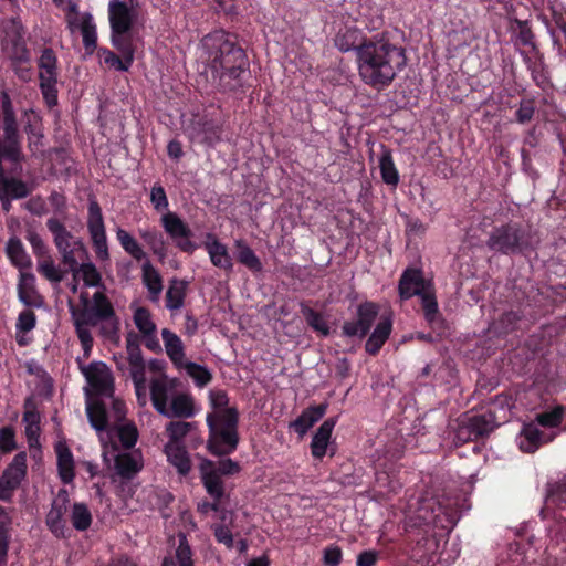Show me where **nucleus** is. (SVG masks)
Segmentation results:
<instances>
[{"instance_id": "f257e3e1", "label": "nucleus", "mask_w": 566, "mask_h": 566, "mask_svg": "<svg viewBox=\"0 0 566 566\" xmlns=\"http://www.w3.org/2000/svg\"><path fill=\"white\" fill-rule=\"evenodd\" d=\"M334 41L340 52H355L360 80L378 92L389 87L407 66L406 49L394 41L389 31L367 38L357 28H346Z\"/></svg>"}, {"instance_id": "f03ea898", "label": "nucleus", "mask_w": 566, "mask_h": 566, "mask_svg": "<svg viewBox=\"0 0 566 566\" xmlns=\"http://www.w3.org/2000/svg\"><path fill=\"white\" fill-rule=\"evenodd\" d=\"M201 59L218 93L242 98L251 88L250 61L238 35L223 29L201 39Z\"/></svg>"}, {"instance_id": "7ed1b4c3", "label": "nucleus", "mask_w": 566, "mask_h": 566, "mask_svg": "<svg viewBox=\"0 0 566 566\" xmlns=\"http://www.w3.org/2000/svg\"><path fill=\"white\" fill-rule=\"evenodd\" d=\"M2 163L10 164L7 168L2 166V195L12 200L24 199L33 191V185L20 178L25 161L22 153V136L18 129L10 97L4 91H2Z\"/></svg>"}, {"instance_id": "20e7f679", "label": "nucleus", "mask_w": 566, "mask_h": 566, "mask_svg": "<svg viewBox=\"0 0 566 566\" xmlns=\"http://www.w3.org/2000/svg\"><path fill=\"white\" fill-rule=\"evenodd\" d=\"M493 253L509 256H537L541 238L531 226L520 221H509L492 228L485 242Z\"/></svg>"}, {"instance_id": "39448f33", "label": "nucleus", "mask_w": 566, "mask_h": 566, "mask_svg": "<svg viewBox=\"0 0 566 566\" xmlns=\"http://www.w3.org/2000/svg\"><path fill=\"white\" fill-rule=\"evenodd\" d=\"M150 202L157 212L167 211L160 217V224L175 247L185 253H193L197 244L191 240L193 232L189 224L176 212L169 211V200L160 182H155L150 189Z\"/></svg>"}, {"instance_id": "423d86ee", "label": "nucleus", "mask_w": 566, "mask_h": 566, "mask_svg": "<svg viewBox=\"0 0 566 566\" xmlns=\"http://www.w3.org/2000/svg\"><path fill=\"white\" fill-rule=\"evenodd\" d=\"M81 302L83 308L77 313L73 312V315L81 317V322L91 327L103 323L102 334L108 338L117 335L119 321L113 303L103 291H96L91 300L82 294Z\"/></svg>"}, {"instance_id": "0eeeda50", "label": "nucleus", "mask_w": 566, "mask_h": 566, "mask_svg": "<svg viewBox=\"0 0 566 566\" xmlns=\"http://www.w3.org/2000/svg\"><path fill=\"white\" fill-rule=\"evenodd\" d=\"M2 45L6 44V51L11 61V65L17 76L28 81L31 76V53L25 42V29L20 19L11 18L2 21Z\"/></svg>"}, {"instance_id": "6e6552de", "label": "nucleus", "mask_w": 566, "mask_h": 566, "mask_svg": "<svg viewBox=\"0 0 566 566\" xmlns=\"http://www.w3.org/2000/svg\"><path fill=\"white\" fill-rule=\"evenodd\" d=\"M116 238L126 253H128L137 262L142 264V279L144 285L147 287L150 298L157 300L163 291V279L159 272L154 268L149 261L146 252L138 241L126 230L118 228Z\"/></svg>"}, {"instance_id": "1a4fd4ad", "label": "nucleus", "mask_w": 566, "mask_h": 566, "mask_svg": "<svg viewBox=\"0 0 566 566\" xmlns=\"http://www.w3.org/2000/svg\"><path fill=\"white\" fill-rule=\"evenodd\" d=\"M137 12L125 1L111 0L108 3V20L111 27V39L135 43L137 36L133 27Z\"/></svg>"}, {"instance_id": "9d476101", "label": "nucleus", "mask_w": 566, "mask_h": 566, "mask_svg": "<svg viewBox=\"0 0 566 566\" xmlns=\"http://www.w3.org/2000/svg\"><path fill=\"white\" fill-rule=\"evenodd\" d=\"M40 90L46 105H57V57L52 48H44L38 61Z\"/></svg>"}, {"instance_id": "9b49d317", "label": "nucleus", "mask_w": 566, "mask_h": 566, "mask_svg": "<svg viewBox=\"0 0 566 566\" xmlns=\"http://www.w3.org/2000/svg\"><path fill=\"white\" fill-rule=\"evenodd\" d=\"M380 307L377 303L365 301L357 306L356 318L345 321L342 326V336L364 339L370 332L379 315Z\"/></svg>"}, {"instance_id": "f8f14e48", "label": "nucleus", "mask_w": 566, "mask_h": 566, "mask_svg": "<svg viewBox=\"0 0 566 566\" xmlns=\"http://www.w3.org/2000/svg\"><path fill=\"white\" fill-rule=\"evenodd\" d=\"M87 214V230L96 258L101 261H106L109 259L107 237L102 208L96 199H90Z\"/></svg>"}, {"instance_id": "ddd939ff", "label": "nucleus", "mask_w": 566, "mask_h": 566, "mask_svg": "<svg viewBox=\"0 0 566 566\" xmlns=\"http://www.w3.org/2000/svg\"><path fill=\"white\" fill-rule=\"evenodd\" d=\"M206 421L209 429L208 451L216 457H223L234 452L239 444L238 430L218 428L214 424L213 416H207Z\"/></svg>"}, {"instance_id": "4468645a", "label": "nucleus", "mask_w": 566, "mask_h": 566, "mask_svg": "<svg viewBox=\"0 0 566 566\" xmlns=\"http://www.w3.org/2000/svg\"><path fill=\"white\" fill-rule=\"evenodd\" d=\"M93 395L97 397L113 398L114 377L108 366L103 361H92L87 366H81Z\"/></svg>"}, {"instance_id": "2eb2a0df", "label": "nucleus", "mask_w": 566, "mask_h": 566, "mask_svg": "<svg viewBox=\"0 0 566 566\" xmlns=\"http://www.w3.org/2000/svg\"><path fill=\"white\" fill-rule=\"evenodd\" d=\"M454 510L449 503L437 496H423L417 509L418 518L426 525L439 526L443 517L451 523L454 517Z\"/></svg>"}, {"instance_id": "dca6fc26", "label": "nucleus", "mask_w": 566, "mask_h": 566, "mask_svg": "<svg viewBox=\"0 0 566 566\" xmlns=\"http://www.w3.org/2000/svg\"><path fill=\"white\" fill-rule=\"evenodd\" d=\"M432 287V281L424 277L422 269L415 266L406 268L398 281V294L401 301L420 296Z\"/></svg>"}, {"instance_id": "f3484780", "label": "nucleus", "mask_w": 566, "mask_h": 566, "mask_svg": "<svg viewBox=\"0 0 566 566\" xmlns=\"http://www.w3.org/2000/svg\"><path fill=\"white\" fill-rule=\"evenodd\" d=\"M545 507L552 512L556 535L566 541V476L549 491Z\"/></svg>"}, {"instance_id": "a211bd4d", "label": "nucleus", "mask_w": 566, "mask_h": 566, "mask_svg": "<svg viewBox=\"0 0 566 566\" xmlns=\"http://www.w3.org/2000/svg\"><path fill=\"white\" fill-rule=\"evenodd\" d=\"M27 452L20 451L2 471V502L9 501L12 491L17 490L27 475Z\"/></svg>"}, {"instance_id": "6ab92c4d", "label": "nucleus", "mask_w": 566, "mask_h": 566, "mask_svg": "<svg viewBox=\"0 0 566 566\" xmlns=\"http://www.w3.org/2000/svg\"><path fill=\"white\" fill-rule=\"evenodd\" d=\"M67 495H59L51 505V510L46 514L45 523L51 533L57 538L67 536L66 520L64 515L67 511Z\"/></svg>"}, {"instance_id": "aec40b11", "label": "nucleus", "mask_w": 566, "mask_h": 566, "mask_svg": "<svg viewBox=\"0 0 566 566\" xmlns=\"http://www.w3.org/2000/svg\"><path fill=\"white\" fill-rule=\"evenodd\" d=\"M556 433L542 431L536 423H525L518 437V447L523 452L533 453L541 446L554 440Z\"/></svg>"}, {"instance_id": "412c9836", "label": "nucleus", "mask_w": 566, "mask_h": 566, "mask_svg": "<svg viewBox=\"0 0 566 566\" xmlns=\"http://www.w3.org/2000/svg\"><path fill=\"white\" fill-rule=\"evenodd\" d=\"M327 408V402L312 405L305 408L295 420L290 422L289 428L301 438L304 437L307 431L325 416Z\"/></svg>"}, {"instance_id": "4be33fe9", "label": "nucleus", "mask_w": 566, "mask_h": 566, "mask_svg": "<svg viewBox=\"0 0 566 566\" xmlns=\"http://www.w3.org/2000/svg\"><path fill=\"white\" fill-rule=\"evenodd\" d=\"M111 43L120 53V56L113 52L105 57L104 63L117 71L127 72L135 60L136 44L128 41L117 40L116 42L114 39H111Z\"/></svg>"}, {"instance_id": "5701e85b", "label": "nucleus", "mask_w": 566, "mask_h": 566, "mask_svg": "<svg viewBox=\"0 0 566 566\" xmlns=\"http://www.w3.org/2000/svg\"><path fill=\"white\" fill-rule=\"evenodd\" d=\"M201 481L207 493L213 500L221 501L224 495L223 481L221 474L214 470V462L205 460L200 465Z\"/></svg>"}, {"instance_id": "b1692460", "label": "nucleus", "mask_w": 566, "mask_h": 566, "mask_svg": "<svg viewBox=\"0 0 566 566\" xmlns=\"http://www.w3.org/2000/svg\"><path fill=\"white\" fill-rule=\"evenodd\" d=\"M337 423V417L327 418L316 430L311 442L313 458L322 460L327 453L333 430Z\"/></svg>"}, {"instance_id": "393cba45", "label": "nucleus", "mask_w": 566, "mask_h": 566, "mask_svg": "<svg viewBox=\"0 0 566 566\" xmlns=\"http://www.w3.org/2000/svg\"><path fill=\"white\" fill-rule=\"evenodd\" d=\"M392 331V322L388 317H382L367 338L365 350L370 356H377L389 339Z\"/></svg>"}, {"instance_id": "a878e982", "label": "nucleus", "mask_w": 566, "mask_h": 566, "mask_svg": "<svg viewBox=\"0 0 566 566\" xmlns=\"http://www.w3.org/2000/svg\"><path fill=\"white\" fill-rule=\"evenodd\" d=\"M86 415L90 424L97 432H104L108 429V412L106 405L98 398H91L90 391H86Z\"/></svg>"}, {"instance_id": "bb28decb", "label": "nucleus", "mask_w": 566, "mask_h": 566, "mask_svg": "<svg viewBox=\"0 0 566 566\" xmlns=\"http://www.w3.org/2000/svg\"><path fill=\"white\" fill-rule=\"evenodd\" d=\"M18 295L27 306L40 307L42 297L35 289V276L31 272L21 271L18 283Z\"/></svg>"}, {"instance_id": "cd10ccee", "label": "nucleus", "mask_w": 566, "mask_h": 566, "mask_svg": "<svg viewBox=\"0 0 566 566\" xmlns=\"http://www.w3.org/2000/svg\"><path fill=\"white\" fill-rule=\"evenodd\" d=\"M527 313L524 308L509 310L500 315L493 323V329L499 335H507L521 327V323L526 318Z\"/></svg>"}, {"instance_id": "c85d7f7f", "label": "nucleus", "mask_w": 566, "mask_h": 566, "mask_svg": "<svg viewBox=\"0 0 566 566\" xmlns=\"http://www.w3.org/2000/svg\"><path fill=\"white\" fill-rule=\"evenodd\" d=\"M208 241L205 243V249L207 250L211 263L219 269L231 271L233 268L232 259L228 252L227 245L220 242L214 235L209 234Z\"/></svg>"}, {"instance_id": "c756f323", "label": "nucleus", "mask_w": 566, "mask_h": 566, "mask_svg": "<svg viewBox=\"0 0 566 566\" xmlns=\"http://www.w3.org/2000/svg\"><path fill=\"white\" fill-rule=\"evenodd\" d=\"M199 132L203 135V143L213 147L221 140L223 133V120L221 118L203 115L198 122Z\"/></svg>"}, {"instance_id": "7c9ffc66", "label": "nucleus", "mask_w": 566, "mask_h": 566, "mask_svg": "<svg viewBox=\"0 0 566 566\" xmlns=\"http://www.w3.org/2000/svg\"><path fill=\"white\" fill-rule=\"evenodd\" d=\"M520 54L525 63L527 70L531 73V77L542 90H546L549 86V76L546 65L543 60V55L538 52L537 60L533 61L531 56L525 51H520Z\"/></svg>"}, {"instance_id": "2f4dec72", "label": "nucleus", "mask_w": 566, "mask_h": 566, "mask_svg": "<svg viewBox=\"0 0 566 566\" xmlns=\"http://www.w3.org/2000/svg\"><path fill=\"white\" fill-rule=\"evenodd\" d=\"M126 350L132 367V375L144 376L145 360L140 349L139 336L133 331L128 332L126 335Z\"/></svg>"}, {"instance_id": "473e14b6", "label": "nucleus", "mask_w": 566, "mask_h": 566, "mask_svg": "<svg viewBox=\"0 0 566 566\" xmlns=\"http://www.w3.org/2000/svg\"><path fill=\"white\" fill-rule=\"evenodd\" d=\"M138 234L151 253L163 262L167 255V244L164 234L156 228L139 229Z\"/></svg>"}, {"instance_id": "72a5a7b5", "label": "nucleus", "mask_w": 566, "mask_h": 566, "mask_svg": "<svg viewBox=\"0 0 566 566\" xmlns=\"http://www.w3.org/2000/svg\"><path fill=\"white\" fill-rule=\"evenodd\" d=\"M55 451L60 479L64 484H69L75 478L73 453L66 444L61 442L56 444Z\"/></svg>"}, {"instance_id": "f704fd0d", "label": "nucleus", "mask_w": 566, "mask_h": 566, "mask_svg": "<svg viewBox=\"0 0 566 566\" xmlns=\"http://www.w3.org/2000/svg\"><path fill=\"white\" fill-rule=\"evenodd\" d=\"M165 453L168 462L175 467L180 475H187L191 470V461L182 444H165Z\"/></svg>"}, {"instance_id": "c9c22d12", "label": "nucleus", "mask_w": 566, "mask_h": 566, "mask_svg": "<svg viewBox=\"0 0 566 566\" xmlns=\"http://www.w3.org/2000/svg\"><path fill=\"white\" fill-rule=\"evenodd\" d=\"M161 566H195L193 553L186 535H179L175 557L165 556Z\"/></svg>"}, {"instance_id": "e433bc0d", "label": "nucleus", "mask_w": 566, "mask_h": 566, "mask_svg": "<svg viewBox=\"0 0 566 566\" xmlns=\"http://www.w3.org/2000/svg\"><path fill=\"white\" fill-rule=\"evenodd\" d=\"M467 420L478 439L488 437L499 426L495 413L492 410L473 415Z\"/></svg>"}, {"instance_id": "4c0bfd02", "label": "nucleus", "mask_w": 566, "mask_h": 566, "mask_svg": "<svg viewBox=\"0 0 566 566\" xmlns=\"http://www.w3.org/2000/svg\"><path fill=\"white\" fill-rule=\"evenodd\" d=\"M234 247L235 259L240 264L244 265L252 273H260L263 270V264L260 258L244 240H235Z\"/></svg>"}, {"instance_id": "58836bf2", "label": "nucleus", "mask_w": 566, "mask_h": 566, "mask_svg": "<svg viewBox=\"0 0 566 566\" xmlns=\"http://www.w3.org/2000/svg\"><path fill=\"white\" fill-rule=\"evenodd\" d=\"M166 354L175 366L181 367L185 358V346L180 337L168 328L161 331Z\"/></svg>"}, {"instance_id": "ea45409f", "label": "nucleus", "mask_w": 566, "mask_h": 566, "mask_svg": "<svg viewBox=\"0 0 566 566\" xmlns=\"http://www.w3.org/2000/svg\"><path fill=\"white\" fill-rule=\"evenodd\" d=\"M419 297L421 301L424 319L430 325V327L434 329L439 324L443 323V318L439 312L434 287L423 293Z\"/></svg>"}, {"instance_id": "a19ab883", "label": "nucleus", "mask_w": 566, "mask_h": 566, "mask_svg": "<svg viewBox=\"0 0 566 566\" xmlns=\"http://www.w3.org/2000/svg\"><path fill=\"white\" fill-rule=\"evenodd\" d=\"M188 282L185 280L172 279L166 292V307L170 311H177L184 306L187 295Z\"/></svg>"}, {"instance_id": "79ce46f5", "label": "nucleus", "mask_w": 566, "mask_h": 566, "mask_svg": "<svg viewBox=\"0 0 566 566\" xmlns=\"http://www.w3.org/2000/svg\"><path fill=\"white\" fill-rule=\"evenodd\" d=\"M195 415L193 400L189 395L179 394L171 399L168 406L167 418H191Z\"/></svg>"}, {"instance_id": "37998d69", "label": "nucleus", "mask_w": 566, "mask_h": 566, "mask_svg": "<svg viewBox=\"0 0 566 566\" xmlns=\"http://www.w3.org/2000/svg\"><path fill=\"white\" fill-rule=\"evenodd\" d=\"M301 313L306 324L324 337L331 334L329 326L322 313L312 308L306 302L300 303Z\"/></svg>"}, {"instance_id": "c03bdc74", "label": "nucleus", "mask_w": 566, "mask_h": 566, "mask_svg": "<svg viewBox=\"0 0 566 566\" xmlns=\"http://www.w3.org/2000/svg\"><path fill=\"white\" fill-rule=\"evenodd\" d=\"M142 469L143 464L132 453H119L115 458V470L122 479L129 480Z\"/></svg>"}, {"instance_id": "a18cd8bd", "label": "nucleus", "mask_w": 566, "mask_h": 566, "mask_svg": "<svg viewBox=\"0 0 566 566\" xmlns=\"http://www.w3.org/2000/svg\"><path fill=\"white\" fill-rule=\"evenodd\" d=\"M379 169L381 179L386 185L396 187L399 184L400 177L394 163L391 150L386 147H384L379 158Z\"/></svg>"}, {"instance_id": "49530a36", "label": "nucleus", "mask_w": 566, "mask_h": 566, "mask_svg": "<svg viewBox=\"0 0 566 566\" xmlns=\"http://www.w3.org/2000/svg\"><path fill=\"white\" fill-rule=\"evenodd\" d=\"M6 252L8 258L11 260L12 264L19 268L20 272L31 269V258L25 252L19 239H10L7 244Z\"/></svg>"}, {"instance_id": "de8ad7c7", "label": "nucleus", "mask_w": 566, "mask_h": 566, "mask_svg": "<svg viewBox=\"0 0 566 566\" xmlns=\"http://www.w3.org/2000/svg\"><path fill=\"white\" fill-rule=\"evenodd\" d=\"M46 228L53 235V242L57 251L65 250V248L72 247L71 240L73 239V234L57 218H49L46 220Z\"/></svg>"}, {"instance_id": "09e8293b", "label": "nucleus", "mask_w": 566, "mask_h": 566, "mask_svg": "<svg viewBox=\"0 0 566 566\" xmlns=\"http://www.w3.org/2000/svg\"><path fill=\"white\" fill-rule=\"evenodd\" d=\"M150 399L154 408L160 415L168 411V387L165 380L154 379L150 384Z\"/></svg>"}, {"instance_id": "8fccbe9b", "label": "nucleus", "mask_w": 566, "mask_h": 566, "mask_svg": "<svg viewBox=\"0 0 566 566\" xmlns=\"http://www.w3.org/2000/svg\"><path fill=\"white\" fill-rule=\"evenodd\" d=\"M83 45L87 55H92L97 49V31L91 14H85L81 23Z\"/></svg>"}, {"instance_id": "3c124183", "label": "nucleus", "mask_w": 566, "mask_h": 566, "mask_svg": "<svg viewBox=\"0 0 566 566\" xmlns=\"http://www.w3.org/2000/svg\"><path fill=\"white\" fill-rule=\"evenodd\" d=\"M38 272L51 283H60L63 281L65 272L55 266L51 254H46L36 259Z\"/></svg>"}, {"instance_id": "603ef678", "label": "nucleus", "mask_w": 566, "mask_h": 566, "mask_svg": "<svg viewBox=\"0 0 566 566\" xmlns=\"http://www.w3.org/2000/svg\"><path fill=\"white\" fill-rule=\"evenodd\" d=\"M207 416L214 417V424L218 426V428L238 430L239 410L237 407H230L219 411L209 412Z\"/></svg>"}, {"instance_id": "864d4df0", "label": "nucleus", "mask_w": 566, "mask_h": 566, "mask_svg": "<svg viewBox=\"0 0 566 566\" xmlns=\"http://www.w3.org/2000/svg\"><path fill=\"white\" fill-rule=\"evenodd\" d=\"M514 23L517 27L515 45L521 44L523 46H530L532 49V51H534L535 53H538V48L535 42V34L532 30L530 21L515 19Z\"/></svg>"}, {"instance_id": "5fc2aeb1", "label": "nucleus", "mask_w": 566, "mask_h": 566, "mask_svg": "<svg viewBox=\"0 0 566 566\" xmlns=\"http://www.w3.org/2000/svg\"><path fill=\"white\" fill-rule=\"evenodd\" d=\"M181 366L185 368L187 375L192 378L197 387L202 388L211 382L212 374L206 366L193 361H187Z\"/></svg>"}, {"instance_id": "6e6d98bb", "label": "nucleus", "mask_w": 566, "mask_h": 566, "mask_svg": "<svg viewBox=\"0 0 566 566\" xmlns=\"http://www.w3.org/2000/svg\"><path fill=\"white\" fill-rule=\"evenodd\" d=\"M71 522L76 531L83 532L92 524V514L84 503H74L72 507Z\"/></svg>"}, {"instance_id": "4d7b16f0", "label": "nucleus", "mask_w": 566, "mask_h": 566, "mask_svg": "<svg viewBox=\"0 0 566 566\" xmlns=\"http://www.w3.org/2000/svg\"><path fill=\"white\" fill-rule=\"evenodd\" d=\"M195 422L171 421L166 426L167 443L181 444L182 439L195 428Z\"/></svg>"}, {"instance_id": "13d9d810", "label": "nucleus", "mask_w": 566, "mask_h": 566, "mask_svg": "<svg viewBox=\"0 0 566 566\" xmlns=\"http://www.w3.org/2000/svg\"><path fill=\"white\" fill-rule=\"evenodd\" d=\"M77 273L82 274L83 282L86 286L105 289L102 275L92 262L82 263Z\"/></svg>"}, {"instance_id": "bf43d9fd", "label": "nucleus", "mask_w": 566, "mask_h": 566, "mask_svg": "<svg viewBox=\"0 0 566 566\" xmlns=\"http://www.w3.org/2000/svg\"><path fill=\"white\" fill-rule=\"evenodd\" d=\"M564 417V407L563 406H556L549 411L541 412L536 416V424L537 427H544V428H557Z\"/></svg>"}, {"instance_id": "052dcab7", "label": "nucleus", "mask_w": 566, "mask_h": 566, "mask_svg": "<svg viewBox=\"0 0 566 566\" xmlns=\"http://www.w3.org/2000/svg\"><path fill=\"white\" fill-rule=\"evenodd\" d=\"M134 323L143 335L156 333V324L151 319V314L146 307H138L134 312Z\"/></svg>"}, {"instance_id": "680f3d73", "label": "nucleus", "mask_w": 566, "mask_h": 566, "mask_svg": "<svg viewBox=\"0 0 566 566\" xmlns=\"http://www.w3.org/2000/svg\"><path fill=\"white\" fill-rule=\"evenodd\" d=\"M35 324L36 316L33 311L24 310L19 314L17 322V342L19 345L23 346L27 344L22 337H19V334H24L32 331L35 327Z\"/></svg>"}, {"instance_id": "e2e57ef3", "label": "nucleus", "mask_w": 566, "mask_h": 566, "mask_svg": "<svg viewBox=\"0 0 566 566\" xmlns=\"http://www.w3.org/2000/svg\"><path fill=\"white\" fill-rule=\"evenodd\" d=\"M117 436L124 449H132L138 439V430L134 422L119 424Z\"/></svg>"}, {"instance_id": "0e129e2a", "label": "nucleus", "mask_w": 566, "mask_h": 566, "mask_svg": "<svg viewBox=\"0 0 566 566\" xmlns=\"http://www.w3.org/2000/svg\"><path fill=\"white\" fill-rule=\"evenodd\" d=\"M24 420L28 422L25 427V436L30 448L39 446L40 427L39 416L35 412H25Z\"/></svg>"}, {"instance_id": "69168bd1", "label": "nucleus", "mask_w": 566, "mask_h": 566, "mask_svg": "<svg viewBox=\"0 0 566 566\" xmlns=\"http://www.w3.org/2000/svg\"><path fill=\"white\" fill-rule=\"evenodd\" d=\"M535 114V101L532 98H524L520 102L518 108L515 112V120L518 124H526L532 120Z\"/></svg>"}, {"instance_id": "338daca9", "label": "nucleus", "mask_w": 566, "mask_h": 566, "mask_svg": "<svg viewBox=\"0 0 566 566\" xmlns=\"http://www.w3.org/2000/svg\"><path fill=\"white\" fill-rule=\"evenodd\" d=\"M213 535L218 543L223 544L228 549L233 548V535L231 530L224 524H217L213 526Z\"/></svg>"}, {"instance_id": "774afa93", "label": "nucleus", "mask_w": 566, "mask_h": 566, "mask_svg": "<svg viewBox=\"0 0 566 566\" xmlns=\"http://www.w3.org/2000/svg\"><path fill=\"white\" fill-rule=\"evenodd\" d=\"M343 559V551L337 545H329L324 549L323 563L325 566H338Z\"/></svg>"}]
</instances>
